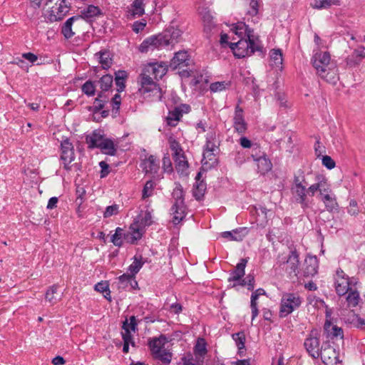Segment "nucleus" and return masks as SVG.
I'll list each match as a JSON object with an SVG mask.
<instances>
[{
	"mask_svg": "<svg viewBox=\"0 0 365 365\" xmlns=\"http://www.w3.org/2000/svg\"><path fill=\"white\" fill-rule=\"evenodd\" d=\"M85 140L89 149L98 148L103 140V134L101 130H94L91 134L86 135Z\"/></svg>",
	"mask_w": 365,
	"mask_h": 365,
	"instance_id": "4be33fe9",
	"label": "nucleus"
},
{
	"mask_svg": "<svg viewBox=\"0 0 365 365\" xmlns=\"http://www.w3.org/2000/svg\"><path fill=\"white\" fill-rule=\"evenodd\" d=\"M164 43L166 46H173L175 43L179 41L180 38L182 35V31L173 26L168 28L163 32L161 33Z\"/></svg>",
	"mask_w": 365,
	"mask_h": 365,
	"instance_id": "a211bd4d",
	"label": "nucleus"
},
{
	"mask_svg": "<svg viewBox=\"0 0 365 365\" xmlns=\"http://www.w3.org/2000/svg\"><path fill=\"white\" fill-rule=\"evenodd\" d=\"M145 72L150 76L158 80L162 78L168 71V66L165 63H151L148 64L143 69Z\"/></svg>",
	"mask_w": 365,
	"mask_h": 365,
	"instance_id": "2eb2a0df",
	"label": "nucleus"
},
{
	"mask_svg": "<svg viewBox=\"0 0 365 365\" xmlns=\"http://www.w3.org/2000/svg\"><path fill=\"white\" fill-rule=\"evenodd\" d=\"M80 16H73L68 19L66 22L61 26V34L63 35L65 38H71L75 33L72 30V26L75 21L78 20Z\"/></svg>",
	"mask_w": 365,
	"mask_h": 365,
	"instance_id": "c756f323",
	"label": "nucleus"
},
{
	"mask_svg": "<svg viewBox=\"0 0 365 365\" xmlns=\"http://www.w3.org/2000/svg\"><path fill=\"white\" fill-rule=\"evenodd\" d=\"M168 342L167 337L164 334H160L158 337H153L149 339L148 346L151 354H155V351H160L164 349L165 344Z\"/></svg>",
	"mask_w": 365,
	"mask_h": 365,
	"instance_id": "a878e982",
	"label": "nucleus"
},
{
	"mask_svg": "<svg viewBox=\"0 0 365 365\" xmlns=\"http://www.w3.org/2000/svg\"><path fill=\"white\" fill-rule=\"evenodd\" d=\"M58 284H55L48 287L45 294V299L51 304H56L61 299V295L58 296L57 291Z\"/></svg>",
	"mask_w": 365,
	"mask_h": 365,
	"instance_id": "c9c22d12",
	"label": "nucleus"
},
{
	"mask_svg": "<svg viewBox=\"0 0 365 365\" xmlns=\"http://www.w3.org/2000/svg\"><path fill=\"white\" fill-rule=\"evenodd\" d=\"M129 12L133 18L143 16L145 14L144 0H134L130 5Z\"/></svg>",
	"mask_w": 365,
	"mask_h": 365,
	"instance_id": "2f4dec72",
	"label": "nucleus"
},
{
	"mask_svg": "<svg viewBox=\"0 0 365 365\" xmlns=\"http://www.w3.org/2000/svg\"><path fill=\"white\" fill-rule=\"evenodd\" d=\"M320 200L324 202L327 210L329 212L337 209L339 206L336 195L334 193L322 196Z\"/></svg>",
	"mask_w": 365,
	"mask_h": 365,
	"instance_id": "e433bc0d",
	"label": "nucleus"
},
{
	"mask_svg": "<svg viewBox=\"0 0 365 365\" xmlns=\"http://www.w3.org/2000/svg\"><path fill=\"white\" fill-rule=\"evenodd\" d=\"M287 267L285 268L286 271L289 273L290 276L292 274L297 277L299 272V254L297 251L294 249L290 251V253L288 256V258L286 261Z\"/></svg>",
	"mask_w": 365,
	"mask_h": 365,
	"instance_id": "dca6fc26",
	"label": "nucleus"
},
{
	"mask_svg": "<svg viewBox=\"0 0 365 365\" xmlns=\"http://www.w3.org/2000/svg\"><path fill=\"white\" fill-rule=\"evenodd\" d=\"M317 179L319 180V197L324 196L326 195L332 194L333 192L331 188V185L328 182L327 178L322 175H317Z\"/></svg>",
	"mask_w": 365,
	"mask_h": 365,
	"instance_id": "72a5a7b5",
	"label": "nucleus"
},
{
	"mask_svg": "<svg viewBox=\"0 0 365 365\" xmlns=\"http://www.w3.org/2000/svg\"><path fill=\"white\" fill-rule=\"evenodd\" d=\"M258 171L261 173H265L269 171L272 168L270 160L267 157L266 154L262 155L256 161Z\"/></svg>",
	"mask_w": 365,
	"mask_h": 365,
	"instance_id": "37998d69",
	"label": "nucleus"
},
{
	"mask_svg": "<svg viewBox=\"0 0 365 365\" xmlns=\"http://www.w3.org/2000/svg\"><path fill=\"white\" fill-rule=\"evenodd\" d=\"M175 164V168L178 173L183 174L188 168V162L185 153L173 158Z\"/></svg>",
	"mask_w": 365,
	"mask_h": 365,
	"instance_id": "58836bf2",
	"label": "nucleus"
},
{
	"mask_svg": "<svg viewBox=\"0 0 365 365\" xmlns=\"http://www.w3.org/2000/svg\"><path fill=\"white\" fill-rule=\"evenodd\" d=\"M233 128L235 132L243 135L247 130V123L245 120L243 109L237 105L235 108L233 117Z\"/></svg>",
	"mask_w": 365,
	"mask_h": 365,
	"instance_id": "ddd939ff",
	"label": "nucleus"
},
{
	"mask_svg": "<svg viewBox=\"0 0 365 365\" xmlns=\"http://www.w3.org/2000/svg\"><path fill=\"white\" fill-rule=\"evenodd\" d=\"M123 329H124L125 332L122 333V338L123 340V343L131 344L132 346H135V342L133 341V336L128 327V319H125L123 323L122 326Z\"/></svg>",
	"mask_w": 365,
	"mask_h": 365,
	"instance_id": "6e6d98bb",
	"label": "nucleus"
},
{
	"mask_svg": "<svg viewBox=\"0 0 365 365\" xmlns=\"http://www.w3.org/2000/svg\"><path fill=\"white\" fill-rule=\"evenodd\" d=\"M319 357L324 365H336L339 363V354L329 344L324 343L321 346Z\"/></svg>",
	"mask_w": 365,
	"mask_h": 365,
	"instance_id": "9d476101",
	"label": "nucleus"
},
{
	"mask_svg": "<svg viewBox=\"0 0 365 365\" xmlns=\"http://www.w3.org/2000/svg\"><path fill=\"white\" fill-rule=\"evenodd\" d=\"M173 197L175 200L173 205H180L185 204L184 202V191L180 184H177L174 188L173 193Z\"/></svg>",
	"mask_w": 365,
	"mask_h": 365,
	"instance_id": "de8ad7c7",
	"label": "nucleus"
},
{
	"mask_svg": "<svg viewBox=\"0 0 365 365\" xmlns=\"http://www.w3.org/2000/svg\"><path fill=\"white\" fill-rule=\"evenodd\" d=\"M319 263L316 256L308 255L303 264L302 272L306 277H313L318 272Z\"/></svg>",
	"mask_w": 365,
	"mask_h": 365,
	"instance_id": "f3484780",
	"label": "nucleus"
},
{
	"mask_svg": "<svg viewBox=\"0 0 365 365\" xmlns=\"http://www.w3.org/2000/svg\"><path fill=\"white\" fill-rule=\"evenodd\" d=\"M230 48L232 50L235 56L239 58L251 56L255 51L262 50V46L255 41L254 36L250 38H242L236 43H230Z\"/></svg>",
	"mask_w": 365,
	"mask_h": 365,
	"instance_id": "7ed1b4c3",
	"label": "nucleus"
},
{
	"mask_svg": "<svg viewBox=\"0 0 365 365\" xmlns=\"http://www.w3.org/2000/svg\"><path fill=\"white\" fill-rule=\"evenodd\" d=\"M334 279V288L339 296L346 295L351 286L357 283L354 278H350L341 268L336 269Z\"/></svg>",
	"mask_w": 365,
	"mask_h": 365,
	"instance_id": "423d86ee",
	"label": "nucleus"
},
{
	"mask_svg": "<svg viewBox=\"0 0 365 365\" xmlns=\"http://www.w3.org/2000/svg\"><path fill=\"white\" fill-rule=\"evenodd\" d=\"M152 356L154 359L160 361L165 364H169L172 359V353L165 348L160 349V351H156L155 354Z\"/></svg>",
	"mask_w": 365,
	"mask_h": 365,
	"instance_id": "79ce46f5",
	"label": "nucleus"
},
{
	"mask_svg": "<svg viewBox=\"0 0 365 365\" xmlns=\"http://www.w3.org/2000/svg\"><path fill=\"white\" fill-rule=\"evenodd\" d=\"M143 226L140 225L138 222H134L130 225V232L133 234H138L139 235V240L141 239L143 235Z\"/></svg>",
	"mask_w": 365,
	"mask_h": 365,
	"instance_id": "69168bd1",
	"label": "nucleus"
},
{
	"mask_svg": "<svg viewBox=\"0 0 365 365\" xmlns=\"http://www.w3.org/2000/svg\"><path fill=\"white\" fill-rule=\"evenodd\" d=\"M119 206L116 204L108 206L103 212V217L105 218L110 217L113 215L118 213Z\"/></svg>",
	"mask_w": 365,
	"mask_h": 365,
	"instance_id": "774afa93",
	"label": "nucleus"
},
{
	"mask_svg": "<svg viewBox=\"0 0 365 365\" xmlns=\"http://www.w3.org/2000/svg\"><path fill=\"white\" fill-rule=\"evenodd\" d=\"M219 153L203 150L202 163L207 170L217 165Z\"/></svg>",
	"mask_w": 365,
	"mask_h": 365,
	"instance_id": "412c9836",
	"label": "nucleus"
},
{
	"mask_svg": "<svg viewBox=\"0 0 365 365\" xmlns=\"http://www.w3.org/2000/svg\"><path fill=\"white\" fill-rule=\"evenodd\" d=\"M98 148H100L103 153L111 156L115 155L117 151L115 145L110 138L103 139Z\"/></svg>",
	"mask_w": 365,
	"mask_h": 365,
	"instance_id": "473e14b6",
	"label": "nucleus"
},
{
	"mask_svg": "<svg viewBox=\"0 0 365 365\" xmlns=\"http://www.w3.org/2000/svg\"><path fill=\"white\" fill-rule=\"evenodd\" d=\"M143 264L144 262L143 261V257L141 255L134 256L133 262L128 268V271L129 272L128 274L135 277V274L140 271Z\"/></svg>",
	"mask_w": 365,
	"mask_h": 365,
	"instance_id": "a19ab883",
	"label": "nucleus"
},
{
	"mask_svg": "<svg viewBox=\"0 0 365 365\" xmlns=\"http://www.w3.org/2000/svg\"><path fill=\"white\" fill-rule=\"evenodd\" d=\"M247 234L246 227H240L232 231H225L221 233V236L230 241H242Z\"/></svg>",
	"mask_w": 365,
	"mask_h": 365,
	"instance_id": "b1692460",
	"label": "nucleus"
},
{
	"mask_svg": "<svg viewBox=\"0 0 365 365\" xmlns=\"http://www.w3.org/2000/svg\"><path fill=\"white\" fill-rule=\"evenodd\" d=\"M107 102V97L104 96L103 92L98 94V97L95 98L93 106V111L94 113L99 112L104 107V103Z\"/></svg>",
	"mask_w": 365,
	"mask_h": 365,
	"instance_id": "864d4df0",
	"label": "nucleus"
},
{
	"mask_svg": "<svg viewBox=\"0 0 365 365\" xmlns=\"http://www.w3.org/2000/svg\"><path fill=\"white\" fill-rule=\"evenodd\" d=\"M247 263V259L242 258L240 259V262L237 264L235 269L231 272L230 276L228 278L229 282H233L235 283V282L240 280V279L244 277Z\"/></svg>",
	"mask_w": 365,
	"mask_h": 365,
	"instance_id": "5701e85b",
	"label": "nucleus"
},
{
	"mask_svg": "<svg viewBox=\"0 0 365 365\" xmlns=\"http://www.w3.org/2000/svg\"><path fill=\"white\" fill-rule=\"evenodd\" d=\"M270 59L272 66L280 67L283 62L282 50L279 48L272 49L270 51Z\"/></svg>",
	"mask_w": 365,
	"mask_h": 365,
	"instance_id": "49530a36",
	"label": "nucleus"
},
{
	"mask_svg": "<svg viewBox=\"0 0 365 365\" xmlns=\"http://www.w3.org/2000/svg\"><path fill=\"white\" fill-rule=\"evenodd\" d=\"M206 190V183L203 181L197 182L196 188L194 190V197L196 200H200L202 198Z\"/></svg>",
	"mask_w": 365,
	"mask_h": 365,
	"instance_id": "052dcab7",
	"label": "nucleus"
},
{
	"mask_svg": "<svg viewBox=\"0 0 365 365\" xmlns=\"http://www.w3.org/2000/svg\"><path fill=\"white\" fill-rule=\"evenodd\" d=\"M182 117V113L177 107L172 110H170L168 113V115L166 118V121L168 125L170 126H175L177 125V122H178L181 118Z\"/></svg>",
	"mask_w": 365,
	"mask_h": 365,
	"instance_id": "a18cd8bd",
	"label": "nucleus"
},
{
	"mask_svg": "<svg viewBox=\"0 0 365 365\" xmlns=\"http://www.w3.org/2000/svg\"><path fill=\"white\" fill-rule=\"evenodd\" d=\"M116 282L118 289L120 291H131L138 288L135 277L128 274H123L118 277Z\"/></svg>",
	"mask_w": 365,
	"mask_h": 365,
	"instance_id": "4468645a",
	"label": "nucleus"
},
{
	"mask_svg": "<svg viewBox=\"0 0 365 365\" xmlns=\"http://www.w3.org/2000/svg\"><path fill=\"white\" fill-rule=\"evenodd\" d=\"M171 214L173 215L172 222L175 225L179 224L185 217V206L182 205H173L171 209Z\"/></svg>",
	"mask_w": 365,
	"mask_h": 365,
	"instance_id": "cd10ccee",
	"label": "nucleus"
},
{
	"mask_svg": "<svg viewBox=\"0 0 365 365\" xmlns=\"http://www.w3.org/2000/svg\"><path fill=\"white\" fill-rule=\"evenodd\" d=\"M101 14V9L99 7L96 6L94 5H89L83 11H81V15L79 16L80 18L89 19L93 17L97 16Z\"/></svg>",
	"mask_w": 365,
	"mask_h": 365,
	"instance_id": "c03bdc74",
	"label": "nucleus"
},
{
	"mask_svg": "<svg viewBox=\"0 0 365 365\" xmlns=\"http://www.w3.org/2000/svg\"><path fill=\"white\" fill-rule=\"evenodd\" d=\"M138 240H139V235L138 234H133L130 231H124L123 230V242H125L130 245L135 244Z\"/></svg>",
	"mask_w": 365,
	"mask_h": 365,
	"instance_id": "0e129e2a",
	"label": "nucleus"
},
{
	"mask_svg": "<svg viewBox=\"0 0 365 365\" xmlns=\"http://www.w3.org/2000/svg\"><path fill=\"white\" fill-rule=\"evenodd\" d=\"M346 294H347L346 300L349 307H355L359 304L360 295L356 289L351 287Z\"/></svg>",
	"mask_w": 365,
	"mask_h": 365,
	"instance_id": "4c0bfd02",
	"label": "nucleus"
},
{
	"mask_svg": "<svg viewBox=\"0 0 365 365\" xmlns=\"http://www.w3.org/2000/svg\"><path fill=\"white\" fill-rule=\"evenodd\" d=\"M163 169L168 173H171L173 171V164L168 154L165 155L163 158Z\"/></svg>",
	"mask_w": 365,
	"mask_h": 365,
	"instance_id": "338daca9",
	"label": "nucleus"
},
{
	"mask_svg": "<svg viewBox=\"0 0 365 365\" xmlns=\"http://www.w3.org/2000/svg\"><path fill=\"white\" fill-rule=\"evenodd\" d=\"M95 290L102 294L106 293V294H104L105 298H106L109 302H111L110 291L107 282L102 281L97 283L95 285Z\"/></svg>",
	"mask_w": 365,
	"mask_h": 365,
	"instance_id": "5fc2aeb1",
	"label": "nucleus"
},
{
	"mask_svg": "<svg viewBox=\"0 0 365 365\" xmlns=\"http://www.w3.org/2000/svg\"><path fill=\"white\" fill-rule=\"evenodd\" d=\"M200 15L204 24V32L206 34V36L210 38L216 27V24L213 20L214 18L207 9H203L200 11Z\"/></svg>",
	"mask_w": 365,
	"mask_h": 365,
	"instance_id": "6ab92c4d",
	"label": "nucleus"
},
{
	"mask_svg": "<svg viewBox=\"0 0 365 365\" xmlns=\"http://www.w3.org/2000/svg\"><path fill=\"white\" fill-rule=\"evenodd\" d=\"M265 291L262 289H257L255 292H252L251 295V302H250V307L252 310V320H254L257 316L258 315L259 311L257 308V300L258 299L260 295H264Z\"/></svg>",
	"mask_w": 365,
	"mask_h": 365,
	"instance_id": "7c9ffc66",
	"label": "nucleus"
},
{
	"mask_svg": "<svg viewBox=\"0 0 365 365\" xmlns=\"http://www.w3.org/2000/svg\"><path fill=\"white\" fill-rule=\"evenodd\" d=\"M331 57L328 52H319L314 54L312 61L313 66L322 78L330 83H336V78L329 68Z\"/></svg>",
	"mask_w": 365,
	"mask_h": 365,
	"instance_id": "f03ea898",
	"label": "nucleus"
},
{
	"mask_svg": "<svg viewBox=\"0 0 365 365\" xmlns=\"http://www.w3.org/2000/svg\"><path fill=\"white\" fill-rule=\"evenodd\" d=\"M110 242L116 247H120L123 245V229L117 227L115 233L110 237Z\"/></svg>",
	"mask_w": 365,
	"mask_h": 365,
	"instance_id": "8fccbe9b",
	"label": "nucleus"
},
{
	"mask_svg": "<svg viewBox=\"0 0 365 365\" xmlns=\"http://www.w3.org/2000/svg\"><path fill=\"white\" fill-rule=\"evenodd\" d=\"M154 78L143 71V73L140 76L139 92L143 95L150 93L153 94L159 93L160 89L158 84L154 81Z\"/></svg>",
	"mask_w": 365,
	"mask_h": 365,
	"instance_id": "0eeeda50",
	"label": "nucleus"
},
{
	"mask_svg": "<svg viewBox=\"0 0 365 365\" xmlns=\"http://www.w3.org/2000/svg\"><path fill=\"white\" fill-rule=\"evenodd\" d=\"M155 183L153 180H148L146 182L143 189L142 197L145 199L153 195Z\"/></svg>",
	"mask_w": 365,
	"mask_h": 365,
	"instance_id": "e2e57ef3",
	"label": "nucleus"
},
{
	"mask_svg": "<svg viewBox=\"0 0 365 365\" xmlns=\"http://www.w3.org/2000/svg\"><path fill=\"white\" fill-rule=\"evenodd\" d=\"M191 62V59L187 52L180 51L176 52L170 62V67L172 70L183 69L187 67Z\"/></svg>",
	"mask_w": 365,
	"mask_h": 365,
	"instance_id": "f8f14e48",
	"label": "nucleus"
},
{
	"mask_svg": "<svg viewBox=\"0 0 365 365\" xmlns=\"http://www.w3.org/2000/svg\"><path fill=\"white\" fill-rule=\"evenodd\" d=\"M232 29L235 31V34L241 38H250V36H254L253 30L244 22H237L234 24Z\"/></svg>",
	"mask_w": 365,
	"mask_h": 365,
	"instance_id": "c85d7f7f",
	"label": "nucleus"
},
{
	"mask_svg": "<svg viewBox=\"0 0 365 365\" xmlns=\"http://www.w3.org/2000/svg\"><path fill=\"white\" fill-rule=\"evenodd\" d=\"M302 303V298L297 293L285 292L282 294L279 315L284 318L298 309Z\"/></svg>",
	"mask_w": 365,
	"mask_h": 365,
	"instance_id": "20e7f679",
	"label": "nucleus"
},
{
	"mask_svg": "<svg viewBox=\"0 0 365 365\" xmlns=\"http://www.w3.org/2000/svg\"><path fill=\"white\" fill-rule=\"evenodd\" d=\"M324 332L327 337L331 339H343L344 338L343 329L341 327L333 324L329 320H326L324 323Z\"/></svg>",
	"mask_w": 365,
	"mask_h": 365,
	"instance_id": "aec40b11",
	"label": "nucleus"
},
{
	"mask_svg": "<svg viewBox=\"0 0 365 365\" xmlns=\"http://www.w3.org/2000/svg\"><path fill=\"white\" fill-rule=\"evenodd\" d=\"M96 56H98V61L103 69L107 70L111 66L113 63V60L110 57V53L108 51H101L96 53Z\"/></svg>",
	"mask_w": 365,
	"mask_h": 365,
	"instance_id": "f704fd0d",
	"label": "nucleus"
},
{
	"mask_svg": "<svg viewBox=\"0 0 365 365\" xmlns=\"http://www.w3.org/2000/svg\"><path fill=\"white\" fill-rule=\"evenodd\" d=\"M206 342L204 339H198L194 347L195 354L204 356L207 354Z\"/></svg>",
	"mask_w": 365,
	"mask_h": 365,
	"instance_id": "bf43d9fd",
	"label": "nucleus"
},
{
	"mask_svg": "<svg viewBox=\"0 0 365 365\" xmlns=\"http://www.w3.org/2000/svg\"><path fill=\"white\" fill-rule=\"evenodd\" d=\"M169 144L170 148L173 151V158L184 153L180 144L175 139L170 138L169 139Z\"/></svg>",
	"mask_w": 365,
	"mask_h": 365,
	"instance_id": "4d7b16f0",
	"label": "nucleus"
},
{
	"mask_svg": "<svg viewBox=\"0 0 365 365\" xmlns=\"http://www.w3.org/2000/svg\"><path fill=\"white\" fill-rule=\"evenodd\" d=\"M127 78V74L125 71H118L115 73V83L117 86V91L122 92L125 87V81Z\"/></svg>",
	"mask_w": 365,
	"mask_h": 365,
	"instance_id": "09e8293b",
	"label": "nucleus"
},
{
	"mask_svg": "<svg viewBox=\"0 0 365 365\" xmlns=\"http://www.w3.org/2000/svg\"><path fill=\"white\" fill-rule=\"evenodd\" d=\"M232 339L235 341L236 346L238 348V354L240 356L244 355V350L245 349V334L242 331L232 334Z\"/></svg>",
	"mask_w": 365,
	"mask_h": 365,
	"instance_id": "ea45409f",
	"label": "nucleus"
},
{
	"mask_svg": "<svg viewBox=\"0 0 365 365\" xmlns=\"http://www.w3.org/2000/svg\"><path fill=\"white\" fill-rule=\"evenodd\" d=\"M307 183L304 172L299 170L298 174L294 176L291 192L295 201L299 203L303 209L307 208L310 205V202L307 198Z\"/></svg>",
	"mask_w": 365,
	"mask_h": 365,
	"instance_id": "f257e3e1",
	"label": "nucleus"
},
{
	"mask_svg": "<svg viewBox=\"0 0 365 365\" xmlns=\"http://www.w3.org/2000/svg\"><path fill=\"white\" fill-rule=\"evenodd\" d=\"M46 6L48 9V19L50 21L61 20L68 12L70 4L66 0H48Z\"/></svg>",
	"mask_w": 365,
	"mask_h": 365,
	"instance_id": "39448f33",
	"label": "nucleus"
},
{
	"mask_svg": "<svg viewBox=\"0 0 365 365\" xmlns=\"http://www.w3.org/2000/svg\"><path fill=\"white\" fill-rule=\"evenodd\" d=\"M61 160L63 161V168L69 170L71 167L69 164L75 159L74 148L68 138L63 139L61 142Z\"/></svg>",
	"mask_w": 365,
	"mask_h": 365,
	"instance_id": "6e6552de",
	"label": "nucleus"
},
{
	"mask_svg": "<svg viewBox=\"0 0 365 365\" xmlns=\"http://www.w3.org/2000/svg\"><path fill=\"white\" fill-rule=\"evenodd\" d=\"M113 82V78L111 75H103L98 81L100 88L102 90L101 92L108 91L112 87Z\"/></svg>",
	"mask_w": 365,
	"mask_h": 365,
	"instance_id": "3c124183",
	"label": "nucleus"
},
{
	"mask_svg": "<svg viewBox=\"0 0 365 365\" xmlns=\"http://www.w3.org/2000/svg\"><path fill=\"white\" fill-rule=\"evenodd\" d=\"M165 43L161 34L150 36L145 38L140 45L139 51L141 53H147L149 51H153L155 48L165 47Z\"/></svg>",
	"mask_w": 365,
	"mask_h": 365,
	"instance_id": "9b49d317",
	"label": "nucleus"
},
{
	"mask_svg": "<svg viewBox=\"0 0 365 365\" xmlns=\"http://www.w3.org/2000/svg\"><path fill=\"white\" fill-rule=\"evenodd\" d=\"M331 5H339V0H314L312 6L314 8L322 9H327Z\"/></svg>",
	"mask_w": 365,
	"mask_h": 365,
	"instance_id": "603ef678",
	"label": "nucleus"
},
{
	"mask_svg": "<svg viewBox=\"0 0 365 365\" xmlns=\"http://www.w3.org/2000/svg\"><path fill=\"white\" fill-rule=\"evenodd\" d=\"M82 91L88 96H94L96 93V86L94 85V82L91 81H87L82 86Z\"/></svg>",
	"mask_w": 365,
	"mask_h": 365,
	"instance_id": "680f3d73",
	"label": "nucleus"
},
{
	"mask_svg": "<svg viewBox=\"0 0 365 365\" xmlns=\"http://www.w3.org/2000/svg\"><path fill=\"white\" fill-rule=\"evenodd\" d=\"M141 167L145 173L155 174L159 170V163L154 155H150L143 161Z\"/></svg>",
	"mask_w": 365,
	"mask_h": 365,
	"instance_id": "393cba45",
	"label": "nucleus"
},
{
	"mask_svg": "<svg viewBox=\"0 0 365 365\" xmlns=\"http://www.w3.org/2000/svg\"><path fill=\"white\" fill-rule=\"evenodd\" d=\"M347 322L350 324L351 327L354 328H361L364 325H365V319H361L357 314H352L347 319Z\"/></svg>",
	"mask_w": 365,
	"mask_h": 365,
	"instance_id": "13d9d810",
	"label": "nucleus"
},
{
	"mask_svg": "<svg viewBox=\"0 0 365 365\" xmlns=\"http://www.w3.org/2000/svg\"><path fill=\"white\" fill-rule=\"evenodd\" d=\"M318 334L317 331L312 330L304 343V347L308 352L309 355L313 359L319 358L321 351L319 339L317 336Z\"/></svg>",
	"mask_w": 365,
	"mask_h": 365,
	"instance_id": "1a4fd4ad",
	"label": "nucleus"
},
{
	"mask_svg": "<svg viewBox=\"0 0 365 365\" xmlns=\"http://www.w3.org/2000/svg\"><path fill=\"white\" fill-rule=\"evenodd\" d=\"M203 150H209L211 152H220V142L216 138L215 132H210L206 135V143Z\"/></svg>",
	"mask_w": 365,
	"mask_h": 365,
	"instance_id": "bb28decb",
	"label": "nucleus"
}]
</instances>
